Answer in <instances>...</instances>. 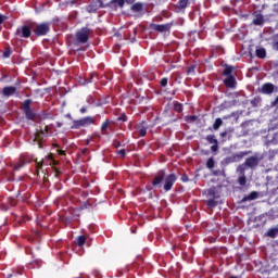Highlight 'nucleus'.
I'll return each mask as SVG.
<instances>
[{"label":"nucleus","instance_id":"f257e3e1","mask_svg":"<svg viewBox=\"0 0 278 278\" xmlns=\"http://www.w3.org/2000/svg\"><path fill=\"white\" fill-rule=\"evenodd\" d=\"M94 123V118L92 117H84L83 119L74 122L72 126L73 129H79V127H88V125H92Z\"/></svg>","mask_w":278,"mask_h":278},{"label":"nucleus","instance_id":"f03ea898","mask_svg":"<svg viewBox=\"0 0 278 278\" xmlns=\"http://www.w3.org/2000/svg\"><path fill=\"white\" fill-rule=\"evenodd\" d=\"M29 105H31V100H26L23 103V110L26 114V118H28V121H34V118H36V113L29 109Z\"/></svg>","mask_w":278,"mask_h":278},{"label":"nucleus","instance_id":"7ed1b4c3","mask_svg":"<svg viewBox=\"0 0 278 278\" xmlns=\"http://www.w3.org/2000/svg\"><path fill=\"white\" fill-rule=\"evenodd\" d=\"M89 36H90V29L88 28H81L76 34L77 40H79L81 43L88 42Z\"/></svg>","mask_w":278,"mask_h":278},{"label":"nucleus","instance_id":"20e7f679","mask_svg":"<svg viewBox=\"0 0 278 278\" xmlns=\"http://www.w3.org/2000/svg\"><path fill=\"white\" fill-rule=\"evenodd\" d=\"M103 8V2L101 0H92L91 4L86 7L87 12L89 14H92L93 12H97V10Z\"/></svg>","mask_w":278,"mask_h":278},{"label":"nucleus","instance_id":"39448f33","mask_svg":"<svg viewBox=\"0 0 278 278\" xmlns=\"http://www.w3.org/2000/svg\"><path fill=\"white\" fill-rule=\"evenodd\" d=\"M34 33L36 36H47V34H49V24H38L35 27Z\"/></svg>","mask_w":278,"mask_h":278},{"label":"nucleus","instance_id":"423d86ee","mask_svg":"<svg viewBox=\"0 0 278 278\" xmlns=\"http://www.w3.org/2000/svg\"><path fill=\"white\" fill-rule=\"evenodd\" d=\"M175 181H177V176H175V174H170L169 176H167L165 178L164 190L168 192V190L173 188Z\"/></svg>","mask_w":278,"mask_h":278},{"label":"nucleus","instance_id":"0eeeda50","mask_svg":"<svg viewBox=\"0 0 278 278\" xmlns=\"http://www.w3.org/2000/svg\"><path fill=\"white\" fill-rule=\"evenodd\" d=\"M16 87H4L2 88L1 94L4 97V99H10V97H14V94H16Z\"/></svg>","mask_w":278,"mask_h":278},{"label":"nucleus","instance_id":"6e6552de","mask_svg":"<svg viewBox=\"0 0 278 278\" xmlns=\"http://www.w3.org/2000/svg\"><path fill=\"white\" fill-rule=\"evenodd\" d=\"M17 36H21V38H29V36H31V28H29V26H22L17 29Z\"/></svg>","mask_w":278,"mask_h":278},{"label":"nucleus","instance_id":"1a4fd4ad","mask_svg":"<svg viewBox=\"0 0 278 278\" xmlns=\"http://www.w3.org/2000/svg\"><path fill=\"white\" fill-rule=\"evenodd\" d=\"M162 181H164V172H160L157 176H155L154 180L152 181V186L154 187H162Z\"/></svg>","mask_w":278,"mask_h":278},{"label":"nucleus","instance_id":"9d476101","mask_svg":"<svg viewBox=\"0 0 278 278\" xmlns=\"http://www.w3.org/2000/svg\"><path fill=\"white\" fill-rule=\"evenodd\" d=\"M258 162L260 161L257 160L256 156H252V157L247 159L245 164H247V166H250L251 168H253V167L257 166Z\"/></svg>","mask_w":278,"mask_h":278},{"label":"nucleus","instance_id":"9b49d317","mask_svg":"<svg viewBox=\"0 0 278 278\" xmlns=\"http://www.w3.org/2000/svg\"><path fill=\"white\" fill-rule=\"evenodd\" d=\"M147 129H149V125L147 124V122H142V123L139 125V135H140L141 137L147 136Z\"/></svg>","mask_w":278,"mask_h":278},{"label":"nucleus","instance_id":"f8f14e48","mask_svg":"<svg viewBox=\"0 0 278 278\" xmlns=\"http://www.w3.org/2000/svg\"><path fill=\"white\" fill-rule=\"evenodd\" d=\"M42 138H45V131L43 130L37 132L35 135V138H34V142H37L39 149H42V146L40 144V140H42Z\"/></svg>","mask_w":278,"mask_h":278},{"label":"nucleus","instance_id":"ddd939ff","mask_svg":"<svg viewBox=\"0 0 278 278\" xmlns=\"http://www.w3.org/2000/svg\"><path fill=\"white\" fill-rule=\"evenodd\" d=\"M273 90H275V87L271 84H265L262 87V92L264 94H270V92H273Z\"/></svg>","mask_w":278,"mask_h":278},{"label":"nucleus","instance_id":"4468645a","mask_svg":"<svg viewBox=\"0 0 278 278\" xmlns=\"http://www.w3.org/2000/svg\"><path fill=\"white\" fill-rule=\"evenodd\" d=\"M255 199H257V192L252 191L250 194L242 199V203H247V201H255Z\"/></svg>","mask_w":278,"mask_h":278},{"label":"nucleus","instance_id":"2eb2a0df","mask_svg":"<svg viewBox=\"0 0 278 278\" xmlns=\"http://www.w3.org/2000/svg\"><path fill=\"white\" fill-rule=\"evenodd\" d=\"M225 84L228 88H233L236 86V78H233V76H228L225 79Z\"/></svg>","mask_w":278,"mask_h":278},{"label":"nucleus","instance_id":"dca6fc26","mask_svg":"<svg viewBox=\"0 0 278 278\" xmlns=\"http://www.w3.org/2000/svg\"><path fill=\"white\" fill-rule=\"evenodd\" d=\"M154 29H155V31H168V29H170V26L168 24L155 25Z\"/></svg>","mask_w":278,"mask_h":278},{"label":"nucleus","instance_id":"f3484780","mask_svg":"<svg viewBox=\"0 0 278 278\" xmlns=\"http://www.w3.org/2000/svg\"><path fill=\"white\" fill-rule=\"evenodd\" d=\"M131 11L132 12H142V3L137 2L131 5Z\"/></svg>","mask_w":278,"mask_h":278},{"label":"nucleus","instance_id":"a211bd4d","mask_svg":"<svg viewBox=\"0 0 278 278\" xmlns=\"http://www.w3.org/2000/svg\"><path fill=\"white\" fill-rule=\"evenodd\" d=\"M254 25H264V16L256 15V17L253 20Z\"/></svg>","mask_w":278,"mask_h":278},{"label":"nucleus","instance_id":"6ab92c4d","mask_svg":"<svg viewBox=\"0 0 278 278\" xmlns=\"http://www.w3.org/2000/svg\"><path fill=\"white\" fill-rule=\"evenodd\" d=\"M256 55L257 58H261V59L266 58V50L264 48L256 49Z\"/></svg>","mask_w":278,"mask_h":278},{"label":"nucleus","instance_id":"aec40b11","mask_svg":"<svg viewBox=\"0 0 278 278\" xmlns=\"http://www.w3.org/2000/svg\"><path fill=\"white\" fill-rule=\"evenodd\" d=\"M267 236L269 238H277L278 236V228H271L268 230Z\"/></svg>","mask_w":278,"mask_h":278},{"label":"nucleus","instance_id":"412c9836","mask_svg":"<svg viewBox=\"0 0 278 278\" xmlns=\"http://www.w3.org/2000/svg\"><path fill=\"white\" fill-rule=\"evenodd\" d=\"M77 244H78V247H84V244H86V237L79 236L77 238Z\"/></svg>","mask_w":278,"mask_h":278},{"label":"nucleus","instance_id":"4be33fe9","mask_svg":"<svg viewBox=\"0 0 278 278\" xmlns=\"http://www.w3.org/2000/svg\"><path fill=\"white\" fill-rule=\"evenodd\" d=\"M223 125V119L216 118L215 123L213 124V129H218Z\"/></svg>","mask_w":278,"mask_h":278},{"label":"nucleus","instance_id":"5701e85b","mask_svg":"<svg viewBox=\"0 0 278 278\" xmlns=\"http://www.w3.org/2000/svg\"><path fill=\"white\" fill-rule=\"evenodd\" d=\"M108 127H110V122L109 121H105L102 126H101V131L102 134H105Z\"/></svg>","mask_w":278,"mask_h":278},{"label":"nucleus","instance_id":"b1692460","mask_svg":"<svg viewBox=\"0 0 278 278\" xmlns=\"http://www.w3.org/2000/svg\"><path fill=\"white\" fill-rule=\"evenodd\" d=\"M188 7V0H180L178 2V8L184 9Z\"/></svg>","mask_w":278,"mask_h":278},{"label":"nucleus","instance_id":"393cba45","mask_svg":"<svg viewBox=\"0 0 278 278\" xmlns=\"http://www.w3.org/2000/svg\"><path fill=\"white\" fill-rule=\"evenodd\" d=\"M232 72H233V67H231V66H228L224 70V74L228 75V77H231L230 75Z\"/></svg>","mask_w":278,"mask_h":278},{"label":"nucleus","instance_id":"a878e982","mask_svg":"<svg viewBox=\"0 0 278 278\" xmlns=\"http://www.w3.org/2000/svg\"><path fill=\"white\" fill-rule=\"evenodd\" d=\"M23 166H25V162H20L18 164H16L15 166H14V169L15 170H21V168H23Z\"/></svg>","mask_w":278,"mask_h":278},{"label":"nucleus","instance_id":"bb28decb","mask_svg":"<svg viewBox=\"0 0 278 278\" xmlns=\"http://www.w3.org/2000/svg\"><path fill=\"white\" fill-rule=\"evenodd\" d=\"M174 108H175L176 112H182L184 111V105H181L179 103H176Z\"/></svg>","mask_w":278,"mask_h":278},{"label":"nucleus","instance_id":"cd10ccee","mask_svg":"<svg viewBox=\"0 0 278 278\" xmlns=\"http://www.w3.org/2000/svg\"><path fill=\"white\" fill-rule=\"evenodd\" d=\"M239 184L240 186H244L247 184V177L244 176L239 177Z\"/></svg>","mask_w":278,"mask_h":278},{"label":"nucleus","instance_id":"c85d7f7f","mask_svg":"<svg viewBox=\"0 0 278 278\" xmlns=\"http://www.w3.org/2000/svg\"><path fill=\"white\" fill-rule=\"evenodd\" d=\"M114 3H116V5L119 8H123V5H125V0H114Z\"/></svg>","mask_w":278,"mask_h":278},{"label":"nucleus","instance_id":"c756f323","mask_svg":"<svg viewBox=\"0 0 278 278\" xmlns=\"http://www.w3.org/2000/svg\"><path fill=\"white\" fill-rule=\"evenodd\" d=\"M206 166L207 168H212L214 166V159H208V161L206 162Z\"/></svg>","mask_w":278,"mask_h":278},{"label":"nucleus","instance_id":"7c9ffc66","mask_svg":"<svg viewBox=\"0 0 278 278\" xmlns=\"http://www.w3.org/2000/svg\"><path fill=\"white\" fill-rule=\"evenodd\" d=\"M207 206L208 207H216V202L214 200H208L207 201Z\"/></svg>","mask_w":278,"mask_h":278},{"label":"nucleus","instance_id":"2f4dec72","mask_svg":"<svg viewBox=\"0 0 278 278\" xmlns=\"http://www.w3.org/2000/svg\"><path fill=\"white\" fill-rule=\"evenodd\" d=\"M168 85V78L161 79V86L166 87Z\"/></svg>","mask_w":278,"mask_h":278},{"label":"nucleus","instance_id":"473e14b6","mask_svg":"<svg viewBox=\"0 0 278 278\" xmlns=\"http://www.w3.org/2000/svg\"><path fill=\"white\" fill-rule=\"evenodd\" d=\"M188 75H193L194 74V65L188 68Z\"/></svg>","mask_w":278,"mask_h":278},{"label":"nucleus","instance_id":"72a5a7b5","mask_svg":"<svg viewBox=\"0 0 278 278\" xmlns=\"http://www.w3.org/2000/svg\"><path fill=\"white\" fill-rule=\"evenodd\" d=\"M118 155H122L123 157H125V150H119L117 151Z\"/></svg>","mask_w":278,"mask_h":278},{"label":"nucleus","instance_id":"f704fd0d","mask_svg":"<svg viewBox=\"0 0 278 278\" xmlns=\"http://www.w3.org/2000/svg\"><path fill=\"white\" fill-rule=\"evenodd\" d=\"M36 164H37V168H42V162L36 161Z\"/></svg>","mask_w":278,"mask_h":278},{"label":"nucleus","instance_id":"c9c22d12","mask_svg":"<svg viewBox=\"0 0 278 278\" xmlns=\"http://www.w3.org/2000/svg\"><path fill=\"white\" fill-rule=\"evenodd\" d=\"M3 21H5V16L0 14V24L3 23Z\"/></svg>","mask_w":278,"mask_h":278},{"label":"nucleus","instance_id":"e433bc0d","mask_svg":"<svg viewBox=\"0 0 278 278\" xmlns=\"http://www.w3.org/2000/svg\"><path fill=\"white\" fill-rule=\"evenodd\" d=\"M181 181H188V176L184 175V176L181 177Z\"/></svg>","mask_w":278,"mask_h":278},{"label":"nucleus","instance_id":"4c0bfd02","mask_svg":"<svg viewBox=\"0 0 278 278\" xmlns=\"http://www.w3.org/2000/svg\"><path fill=\"white\" fill-rule=\"evenodd\" d=\"M4 58H10V52H4Z\"/></svg>","mask_w":278,"mask_h":278},{"label":"nucleus","instance_id":"58836bf2","mask_svg":"<svg viewBox=\"0 0 278 278\" xmlns=\"http://www.w3.org/2000/svg\"><path fill=\"white\" fill-rule=\"evenodd\" d=\"M80 112H81V114H85L86 108H81V109H80Z\"/></svg>","mask_w":278,"mask_h":278},{"label":"nucleus","instance_id":"ea45409f","mask_svg":"<svg viewBox=\"0 0 278 278\" xmlns=\"http://www.w3.org/2000/svg\"><path fill=\"white\" fill-rule=\"evenodd\" d=\"M136 0H126V3H134Z\"/></svg>","mask_w":278,"mask_h":278},{"label":"nucleus","instance_id":"a19ab883","mask_svg":"<svg viewBox=\"0 0 278 278\" xmlns=\"http://www.w3.org/2000/svg\"><path fill=\"white\" fill-rule=\"evenodd\" d=\"M121 121H127V116H123V117H121Z\"/></svg>","mask_w":278,"mask_h":278},{"label":"nucleus","instance_id":"79ce46f5","mask_svg":"<svg viewBox=\"0 0 278 278\" xmlns=\"http://www.w3.org/2000/svg\"><path fill=\"white\" fill-rule=\"evenodd\" d=\"M60 155H64V151L58 150Z\"/></svg>","mask_w":278,"mask_h":278},{"label":"nucleus","instance_id":"37998d69","mask_svg":"<svg viewBox=\"0 0 278 278\" xmlns=\"http://www.w3.org/2000/svg\"><path fill=\"white\" fill-rule=\"evenodd\" d=\"M275 103H276V104L278 103V96H277V99H276Z\"/></svg>","mask_w":278,"mask_h":278},{"label":"nucleus","instance_id":"c03bdc74","mask_svg":"<svg viewBox=\"0 0 278 278\" xmlns=\"http://www.w3.org/2000/svg\"><path fill=\"white\" fill-rule=\"evenodd\" d=\"M116 147H121V143H116Z\"/></svg>","mask_w":278,"mask_h":278},{"label":"nucleus","instance_id":"a18cd8bd","mask_svg":"<svg viewBox=\"0 0 278 278\" xmlns=\"http://www.w3.org/2000/svg\"><path fill=\"white\" fill-rule=\"evenodd\" d=\"M116 147H121V143H116Z\"/></svg>","mask_w":278,"mask_h":278},{"label":"nucleus","instance_id":"49530a36","mask_svg":"<svg viewBox=\"0 0 278 278\" xmlns=\"http://www.w3.org/2000/svg\"><path fill=\"white\" fill-rule=\"evenodd\" d=\"M47 129H49V127H48V126H46V130H47Z\"/></svg>","mask_w":278,"mask_h":278},{"label":"nucleus","instance_id":"de8ad7c7","mask_svg":"<svg viewBox=\"0 0 278 278\" xmlns=\"http://www.w3.org/2000/svg\"><path fill=\"white\" fill-rule=\"evenodd\" d=\"M12 277V275H9V278Z\"/></svg>","mask_w":278,"mask_h":278}]
</instances>
